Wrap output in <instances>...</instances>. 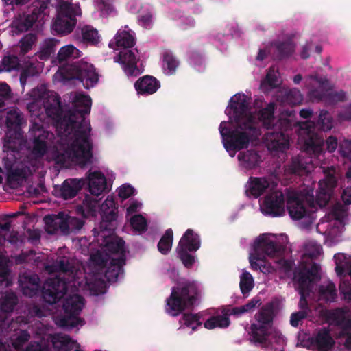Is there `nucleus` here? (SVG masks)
Wrapping results in <instances>:
<instances>
[{
	"instance_id": "58836bf2",
	"label": "nucleus",
	"mask_w": 351,
	"mask_h": 351,
	"mask_svg": "<svg viewBox=\"0 0 351 351\" xmlns=\"http://www.w3.org/2000/svg\"><path fill=\"white\" fill-rule=\"evenodd\" d=\"M18 297L14 292H6L0 300V309L4 313H11L18 303Z\"/></svg>"
},
{
	"instance_id": "f3484780",
	"label": "nucleus",
	"mask_w": 351,
	"mask_h": 351,
	"mask_svg": "<svg viewBox=\"0 0 351 351\" xmlns=\"http://www.w3.org/2000/svg\"><path fill=\"white\" fill-rule=\"evenodd\" d=\"M71 77L80 81L85 88L93 87L98 82L99 75L94 66L86 62H75L70 66Z\"/></svg>"
},
{
	"instance_id": "e2e57ef3",
	"label": "nucleus",
	"mask_w": 351,
	"mask_h": 351,
	"mask_svg": "<svg viewBox=\"0 0 351 351\" xmlns=\"http://www.w3.org/2000/svg\"><path fill=\"white\" fill-rule=\"evenodd\" d=\"M305 311H297L293 313L290 317V324L293 327H298L300 322L308 317Z\"/></svg>"
},
{
	"instance_id": "2eb2a0df",
	"label": "nucleus",
	"mask_w": 351,
	"mask_h": 351,
	"mask_svg": "<svg viewBox=\"0 0 351 351\" xmlns=\"http://www.w3.org/2000/svg\"><path fill=\"white\" fill-rule=\"evenodd\" d=\"M68 287L66 281L60 278L47 280L42 289L43 300L49 304H56L66 293Z\"/></svg>"
},
{
	"instance_id": "9d476101",
	"label": "nucleus",
	"mask_w": 351,
	"mask_h": 351,
	"mask_svg": "<svg viewBox=\"0 0 351 351\" xmlns=\"http://www.w3.org/2000/svg\"><path fill=\"white\" fill-rule=\"evenodd\" d=\"M84 305V299L78 294L66 297L62 305L64 315L57 319V324L66 330L84 325V320L79 317Z\"/></svg>"
},
{
	"instance_id": "7ed1b4c3",
	"label": "nucleus",
	"mask_w": 351,
	"mask_h": 351,
	"mask_svg": "<svg viewBox=\"0 0 351 351\" xmlns=\"http://www.w3.org/2000/svg\"><path fill=\"white\" fill-rule=\"evenodd\" d=\"M101 220L99 226L93 229V235L99 245L105 250L116 254L118 257L125 254V241L114 237L117 226L118 206L112 197L108 196L106 199L99 206Z\"/></svg>"
},
{
	"instance_id": "6e6d98bb",
	"label": "nucleus",
	"mask_w": 351,
	"mask_h": 351,
	"mask_svg": "<svg viewBox=\"0 0 351 351\" xmlns=\"http://www.w3.org/2000/svg\"><path fill=\"white\" fill-rule=\"evenodd\" d=\"M178 256L181 260L182 264L186 268H191L195 263V256L191 254L189 251L184 250H177Z\"/></svg>"
},
{
	"instance_id": "f704fd0d",
	"label": "nucleus",
	"mask_w": 351,
	"mask_h": 351,
	"mask_svg": "<svg viewBox=\"0 0 351 351\" xmlns=\"http://www.w3.org/2000/svg\"><path fill=\"white\" fill-rule=\"evenodd\" d=\"M274 59L281 60L290 56L294 51V45L291 42H276L274 43Z\"/></svg>"
},
{
	"instance_id": "f8f14e48",
	"label": "nucleus",
	"mask_w": 351,
	"mask_h": 351,
	"mask_svg": "<svg viewBox=\"0 0 351 351\" xmlns=\"http://www.w3.org/2000/svg\"><path fill=\"white\" fill-rule=\"evenodd\" d=\"M76 8L73 4L64 2L57 11L52 29L59 36H65L71 33L76 25Z\"/></svg>"
},
{
	"instance_id": "412c9836",
	"label": "nucleus",
	"mask_w": 351,
	"mask_h": 351,
	"mask_svg": "<svg viewBox=\"0 0 351 351\" xmlns=\"http://www.w3.org/2000/svg\"><path fill=\"white\" fill-rule=\"evenodd\" d=\"M84 179L86 180V184L88 185L91 195L98 197L103 192L108 191L106 178L101 172L98 171H88Z\"/></svg>"
},
{
	"instance_id": "ddd939ff",
	"label": "nucleus",
	"mask_w": 351,
	"mask_h": 351,
	"mask_svg": "<svg viewBox=\"0 0 351 351\" xmlns=\"http://www.w3.org/2000/svg\"><path fill=\"white\" fill-rule=\"evenodd\" d=\"M311 77L319 85V87L308 92V97L312 101H324L329 104H335L345 99L346 95L343 91L330 90L329 81L326 77H319L317 75H311Z\"/></svg>"
},
{
	"instance_id": "6ab92c4d",
	"label": "nucleus",
	"mask_w": 351,
	"mask_h": 351,
	"mask_svg": "<svg viewBox=\"0 0 351 351\" xmlns=\"http://www.w3.org/2000/svg\"><path fill=\"white\" fill-rule=\"evenodd\" d=\"M46 231L51 234L60 230L64 234L69 233V216L63 212L57 215H47L43 218Z\"/></svg>"
},
{
	"instance_id": "9b49d317",
	"label": "nucleus",
	"mask_w": 351,
	"mask_h": 351,
	"mask_svg": "<svg viewBox=\"0 0 351 351\" xmlns=\"http://www.w3.org/2000/svg\"><path fill=\"white\" fill-rule=\"evenodd\" d=\"M29 135L31 154L36 159L42 158L48 152L53 134L34 122L30 126Z\"/></svg>"
},
{
	"instance_id": "5701e85b",
	"label": "nucleus",
	"mask_w": 351,
	"mask_h": 351,
	"mask_svg": "<svg viewBox=\"0 0 351 351\" xmlns=\"http://www.w3.org/2000/svg\"><path fill=\"white\" fill-rule=\"evenodd\" d=\"M312 344L319 351H330L335 345V341L328 328L323 327L311 338Z\"/></svg>"
},
{
	"instance_id": "052dcab7",
	"label": "nucleus",
	"mask_w": 351,
	"mask_h": 351,
	"mask_svg": "<svg viewBox=\"0 0 351 351\" xmlns=\"http://www.w3.org/2000/svg\"><path fill=\"white\" fill-rule=\"evenodd\" d=\"M300 295V299L298 303V306L300 308V311H305L306 314H309L311 313V309L308 306V303L307 301V297L310 295L311 292H303L298 291Z\"/></svg>"
},
{
	"instance_id": "bb28decb",
	"label": "nucleus",
	"mask_w": 351,
	"mask_h": 351,
	"mask_svg": "<svg viewBox=\"0 0 351 351\" xmlns=\"http://www.w3.org/2000/svg\"><path fill=\"white\" fill-rule=\"evenodd\" d=\"M201 245L200 237L192 229H187L181 237L177 250H184L195 252Z\"/></svg>"
},
{
	"instance_id": "393cba45",
	"label": "nucleus",
	"mask_w": 351,
	"mask_h": 351,
	"mask_svg": "<svg viewBox=\"0 0 351 351\" xmlns=\"http://www.w3.org/2000/svg\"><path fill=\"white\" fill-rule=\"evenodd\" d=\"M125 255L121 254L118 257L109 258L106 269L105 271V277L109 282H115L117 280L119 276L123 273V267L125 265Z\"/></svg>"
},
{
	"instance_id": "ea45409f",
	"label": "nucleus",
	"mask_w": 351,
	"mask_h": 351,
	"mask_svg": "<svg viewBox=\"0 0 351 351\" xmlns=\"http://www.w3.org/2000/svg\"><path fill=\"white\" fill-rule=\"evenodd\" d=\"M287 171L289 173L296 174L298 176H302L309 171L306 162H304V160L298 156L292 158L291 164L287 169Z\"/></svg>"
},
{
	"instance_id": "8fccbe9b",
	"label": "nucleus",
	"mask_w": 351,
	"mask_h": 351,
	"mask_svg": "<svg viewBox=\"0 0 351 351\" xmlns=\"http://www.w3.org/2000/svg\"><path fill=\"white\" fill-rule=\"evenodd\" d=\"M313 280L305 269L300 271L298 276V291L311 292L310 283Z\"/></svg>"
},
{
	"instance_id": "c9c22d12",
	"label": "nucleus",
	"mask_w": 351,
	"mask_h": 351,
	"mask_svg": "<svg viewBox=\"0 0 351 351\" xmlns=\"http://www.w3.org/2000/svg\"><path fill=\"white\" fill-rule=\"evenodd\" d=\"M42 7L39 9L34 8L32 13L24 15L17 25V29L20 32H26L32 27L33 25L38 21Z\"/></svg>"
},
{
	"instance_id": "f257e3e1",
	"label": "nucleus",
	"mask_w": 351,
	"mask_h": 351,
	"mask_svg": "<svg viewBox=\"0 0 351 351\" xmlns=\"http://www.w3.org/2000/svg\"><path fill=\"white\" fill-rule=\"evenodd\" d=\"M45 112L56 122L60 141L52 152L57 164L75 162L80 167L92 163L93 143L91 127L85 115L90 112V96L78 94L73 101V109L64 111L60 97L51 95L43 101Z\"/></svg>"
},
{
	"instance_id": "338daca9",
	"label": "nucleus",
	"mask_w": 351,
	"mask_h": 351,
	"mask_svg": "<svg viewBox=\"0 0 351 351\" xmlns=\"http://www.w3.org/2000/svg\"><path fill=\"white\" fill-rule=\"evenodd\" d=\"M134 189L132 186L129 184H123L120 187L118 191V195L121 198L126 199L134 194Z\"/></svg>"
},
{
	"instance_id": "a18cd8bd",
	"label": "nucleus",
	"mask_w": 351,
	"mask_h": 351,
	"mask_svg": "<svg viewBox=\"0 0 351 351\" xmlns=\"http://www.w3.org/2000/svg\"><path fill=\"white\" fill-rule=\"evenodd\" d=\"M20 66V62L17 56L14 55L6 56L1 60L0 72H10L14 70H18Z\"/></svg>"
},
{
	"instance_id": "72a5a7b5",
	"label": "nucleus",
	"mask_w": 351,
	"mask_h": 351,
	"mask_svg": "<svg viewBox=\"0 0 351 351\" xmlns=\"http://www.w3.org/2000/svg\"><path fill=\"white\" fill-rule=\"evenodd\" d=\"M162 64L165 73L171 75L176 73L180 62L171 51H167L162 54Z\"/></svg>"
},
{
	"instance_id": "0eeeda50",
	"label": "nucleus",
	"mask_w": 351,
	"mask_h": 351,
	"mask_svg": "<svg viewBox=\"0 0 351 351\" xmlns=\"http://www.w3.org/2000/svg\"><path fill=\"white\" fill-rule=\"evenodd\" d=\"M114 44L123 49L119 53V60L128 76H137L141 73L137 66L138 58L135 52L128 48L135 45V38L129 31L119 29L114 38Z\"/></svg>"
},
{
	"instance_id": "aec40b11",
	"label": "nucleus",
	"mask_w": 351,
	"mask_h": 351,
	"mask_svg": "<svg viewBox=\"0 0 351 351\" xmlns=\"http://www.w3.org/2000/svg\"><path fill=\"white\" fill-rule=\"evenodd\" d=\"M18 282L21 291L24 295L32 298L38 294L40 289V279L37 274L19 275Z\"/></svg>"
},
{
	"instance_id": "6e6552de",
	"label": "nucleus",
	"mask_w": 351,
	"mask_h": 351,
	"mask_svg": "<svg viewBox=\"0 0 351 351\" xmlns=\"http://www.w3.org/2000/svg\"><path fill=\"white\" fill-rule=\"evenodd\" d=\"M284 250L285 247L280 243L263 234L255 241L254 252L250 256L252 269L263 271L265 268V256H279Z\"/></svg>"
},
{
	"instance_id": "603ef678",
	"label": "nucleus",
	"mask_w": 351,
	"mask_h": 351,
	"mask_svg": "<svg viewBox=\"0 0 351 351\" xmlns=\"http://www.w3.org/2000/svg\"><path fill=\"white\" fill-rule=\"evenodd\" d=\"M37 40L35 34L29 33L24 36L20 40L21 53L23 55L29 51Z\"/></svg>"
},
{
	"instance_id": "de8ad7c7",
	"label": "nucleus",
	"mask_w": 351,
	"mask_h": 351,
	"mask_svg": "<svg viewBox=\"0 0 351 351\" xmlns=\"http://www.w3.org/2000/svg\"><path fill=\"white\" fill-rule=\"evenodd\" d=\"M239 287L243 295H248L254 287V279L248 271H243L240 277Z\"/></svg>"
},
{
	"instance_id": "c03bdc74",
	"label": "nucleus",
	"mask_w": 351,
	"mask_h": 351,
	"mask_svg": "<svg viewBox=\"0 0 351 351\" xmlns=\"http://www.w3.org/2000/svg\"><path fill=\"white\" fill-rule=\"evenodd\" d=\"M230 324V319L226 316L217 315L213 316L208 319L204 324L207 329H213L216 327L226 328Z\"/></svg>"
},
{
	"instance_id": "c756f323",
	"label": "nucleus",
	"mask_w": 351,
	"mask_h": 351,
	"mask_svg": "<svg viewBox=\"0 0 351 351\" xmlns=\"http://www.w3.org/2000/svg\"><path fill=\"white\" fill-rule=\"evenodd\" d=\"M331 318L335 325L341 328V331L347 333L351 330V318L348 310L337 308L331 313Z\"/></svg>"
},
{
	"instance_id": "a878e982",
	"label": "nucleus",
	"mask_w": 351,
	"mask_h": 351,
	"mask_svg": "<svg viewBox=\"0 0 351 351\" xmlns=\"http://www.w3.org/2000/svg\"><path fill=\"white\" fill-rule=\"evenodd\" d=\"M160 87V82L156 77L148 75L140 77L134 83V88L137 93L143 95H152Z\"/></svg>"
},
{
	"instance_id": "09e8293b",
	"label": "nucleus",
	"mask_w": 351,
	"mask_h": 351,
	"mask_svg": "<svg viewBox=\"0 0 351 351\" xmlns=\"http://www.w3.org/2000/svg\"><path fill=\"white\" fill-rule=\"evenodd\" d=\"M30 335L26 330H20L12 338V345L16 350H23V346L29 341Z\"/></svg>"
},
{
	"instance_id": "423d86ee",
	"label": "nucleus",
	"mask_w": 351,
	"mask_h": 351,
	"mask_svg": "<svg viewBox=\"0 0 351 351\" xmlns=\"http://www.w3.org/2000/svg\"><path fill=\"white\" fill-rule=\"evenodd\" d=\"M197 295L198 287L195 282L189 280L180 282L172 287L171 295L167 299V312L172 316L178 315L194 305Z\"/></svg>"
},
{
	"instance_id": "69168bd1",
	"label": "nucleus",
	"mask_w": 351,
	"mask_h": 351,
	"mask_svg": "<svg viewBox=\"0 0 351 351\" xmlns=\"http://www.w3.org/2000/svg\"><path fill=\"white\" fill-rule=\"evenodd\" d=\"M25 178V173L22 169H15L9 171L8 180L10 182L19 181Z\"/></svg>"
},
{
	"instance_id": "4468645a",
	"label": "nucleus",
	"mask_w": 351,
	"mask_h": 351,
	"mask_svg": "<svg viewBox=\"0 0 351 351\" xmlns=\"http://www.w3.org/2000/svg\"><path fill=\"white\" fill-rule=\"evenodd\" d=\"M324 173L325 178L319 182L315 201V204H317L319 207H324L328 204L338 181L337 170L333 166L328 167Z\"/></svg>"
},
{
	"instance_id": "0e129e2a",
	"label": "nucleus",
	"mask_w": 351,
	"mask_h": 351,
	"mask_svg": "<svg viewBox=\"0 0 351 351\" xmlns=\"http://www.w3.org/2000/svg\"><path fill=\"white\" fill-rule=\"evenodd\" d=\"M339 152L342 156L351 159V140H344L341 142Z\"/></svg>"
},
{
	"instance_id": "4be33fe9",
	"label": "nucleus",
	"mask_w": 351,
	"mask_h": 351,
	"mask_svg": "<svg viewBox=\"0 0 351 351\" xmlns=\"http://www.w3.org/2000/svg\"><path fill=\"white\" fill-rule=\"evenodd\" d=\"M249 332L250 340L256 345L263 348H267L270 346L269 337L271 335V328L267 326L252 324Z\"/></svg>"
},
{
	"instance_id": "473e14b6",
	"label": "nucleus",
	"mask_w": 351,
	"mask_h": 351,
	"mask_svg": "<svg viewBox=\"0 0 351 351\" xmlns=\"http://www.w3.org/2000/svg\"><path fill=\"white\" fill-rule=\"evenodd\" d=\"M258 325L267 326L271 328L274 317V308L272 304L263 306L255 315Z\"/></svg>"
},
{
	"instance_id": "4c0bfd02",
	"label": "nucleus",
	"mask_w": 351,
	"mask_h": 351,
	"mask_svg": "<svg viewBox=\"0 0 351 351\" xmlns=\"http://www.w3.org/2000/svg\"><path fill=\"white\" fill-rule=\"evenodd\" d=\"M82 41L92 45L99 43V35L97 30L92 26L85 25L80 29Z\"/></svg>"
},
{
	"instance_id": "37998d69",
	"label": "nucleus",
	"mask_w": 351,
	"mask_h": 351,
	"mask_svg": "<svg viewBox=\"0 0 351 351\" xmlns=\"http://www.w3.org/2000/svg\"><path fill=\"white\" fill-rule=\"evenodd\" d=\"M23 119V114L17 109H11L7 112L6 124L8 128H19Z\"/></svg>"
},
{
	"instance_id": "a19ab883",
	"label": "nucleus",
	"mask_w": 351,
	"mask_h": 351,
	"mask_svg": "<svg viewBox=\"0 0 351 351\" xmlns=\"http://www.w3.org/2000/svg\"><path fill=\"white\" fill-rule=\"evenodd\" d=\"M173 239V230L167 229L158 243V250L162 254H167L171 249Z\"/></svg>"
},
{
	"instance_id": "20e7f679",
	"label": "nucleus",
	"mask_w": 351,
	"mask_h": 351,
	"mask_svg": "<svg viewBox=\"0 0 351 351\" xmlns=\"http://www.w3.org/2000/svg\"><path fill=\"white\" fill-rule=\"evenodd\" d=\"M276 105L269 102L265 107L261 108L257 116L262 127L267 130L264 139L269 149L284 152L289 149V137L287 133L292 129L293 122L288 118H279L274 115Z\"/></svg>"
},
{
	"instance_id": "3c124183",
	"label": "nucleus",
	"mask_w": 351,
	"mask_h": 351,
	"mask_svg": "<svg viewBox=\"0 0 351 351\" xmlns=\"http://www.w3.org/2000/svg\"><path fill=\"white\" fill-rule=\"evenodd\" d=\"M303 100V96L297 88H292L285 92L282 101L290 105L300 104Z\"/></svg>"
},
{
	"instance_id": "4d7b16f0",
	"label": "nucleus",
	"mask_w": 351,
	"mask_h": 351,
	"mask_svg": "<svg viewBox=\"0 0 351 351\" xmlns=\"http://www.w3.org/2000/svg\"><path fill=\"white\" fill-rule=\"evenodd\" d=\"M130 223L132 228L138 232H144L147 230V221L141 215L132 217Z\"/></svg>"
},
{
	"instance_id": "dca6fc26",
	"label": "nucleus",
	"mask_w": 351,
	"mask_h": 351,
	"mask_svg": "<svg viewBox=\"0 0 351 351\" xmlns=\"http://www.w3.org/2000/svg\"><path fill=\"white\" fill-rule=\"evenodd\" d=\"M285 196L280 191L267 194L261 205V210L265 216L280 217L285 213Z\"/></svg>"
},
{
	"instance_id": "f03ea898",
	"label": "nucleus",
	"mask_w": 351,
	"mask_h": 351,
	"mask_svg": "<svg viewBox=\"0 0 351 351\" xmlns=\"http://www.w3.org/2000/svg\"><path fill=\"white\" fill-rule=\"evenodd\" d=\"M232 110L230 119L232 126H227V122L222 121L219 128L223 146L228 152L237 151L247 148L250 142L258 138L261 132L256 125L255 117L249 110L247 97L245 94L237 93L229 101ZM234 156V154H230Z\"/></svg>"
},
{
	"instance_id": "a211bd4d",
	"label": "nucleus",
	"mask_w": 351,
	"mask_h": 351,
	"mask_svg": "<svg viewBox=\"0 0 351 351\" xmlns=\"http://www.w3.org/2000/svg\"><path fill=\"white\" fill-rule=\"evenodd\" d=\"M86 180L82 178L66 179L60 186H55L53 194L59 198L69 200L74 198L86 185Z\"/></svg>"
},
{
	"instance_id": "1a4fd4ad",
	"label": "nucleus",
	"mask_w": 351,
	"mask_h": 351,
	"mask_svg": "<svg viewBox=\"0 0 351 351\" xmlns=\"http://www.w3.org/2000/svg\"><path fill=\"white\" fill-rule=\"evenodd\" d=\"M286 208L290 217L293 220H300L309 215V208H315V199L313 191L306 194L298 193L291 189H286Z\"/></svg>"
},
{
	"instance_id": "7c9ffc66",
	"label": "nucleus",
	"mask_w": 351,
	"mask_h": 351,
	"mask_svg": "<svg viewBox=\"0 0 351 351\" xmlns=\"http://www.w3.org/2000/svg\"><path fill=\"white\" fill-rule=\"evenodd\" d=\"M238 160L245 169H252L259 165L261 157L254 150H247L238 154Z\"/></svg>"
},
{
	"instance_id": "864d4df0",
	"label": "nucleus",
	"mask_w": 351,
	"mask_h": 351,
	"mask_svg": "<svg viewBox=\"0 0 351 351\" xmlns=\"http://www.w3.org/2000/svg\"><path fill=\"white\" fill-rule=\"evenodd\" d=\"M97 207L98 202L86 196L83 201V205L81 208L83 209V212L86 211L88 215L94 216L96 214Z\"/></svg>"
},
{
	"instance_id": "e433bc0d",
	"label": "nucleus",
	"mask_w": 351,
	"mask_h": 351,
	"mask_svg": "<svg viewBox=\"0 0 351 351\" xmlns=\"http://www.w3.org/2000/svg\"><path fill=\"white\" fill-rule=\"evenodd\" d=\"M58 40L56 38L45 39L40 45V50L38 52V57L41 60L49 59L52 54H54L56 46Z\"/></svg>"
},
{
	"instance_id": "2f4dec72",
	"label": "nucleus",
	"mask_w": 351,
	"mask_h": 351,
	"mask_svg": "<svg viewBox=\"0 0 351 351\" xmlns=\"http://www.w3.org/2000/svg\"><path fill=\"white\" fill-rule=\"evenodd\" d=\"M82 52L73 45H66L62 47L57 54V60L60 64L73 60L81 57Z\"/></svg>"
},
{
	"instance_id": "c85d7f7f",
	"label": "nucleus",
	"mask_w": 351,
	"mask_h": 351,
	"mask_svg": "<svg viewBox=\"0 0 351 351\" xmlns=\"http://www.w3.org/2000/svg\"><path fill=\"white\" fill-rule=\"evenodd\" d=\"M47 268L49 272L73 274L75 270L74 261L69 256H58L56 261L47 266Z\"/></svg>"
},
{
	"instance_id": "49530a36",
	"label": "nucleus",
	"mask_w": 351,
	"mask_h": 351,
	"mask_svg": "<svg viewBox=\"0 0 351 351\" xmlns=\"http://www.w3.org/2000/svg\"><path fill=\"white\" fill-rule=\"evenodd\" d=\"M320 296L327 302H335L337 297V289L333 282H329L326 285L319 287Z\"/></svg>"
},
{
	"instance_id": "79ce46f5",
	"label": "nucleus",
	"mask_w": 351,
	"mask_h": 351,
	"mask_svg": "<svg viewBox=\"0 0 351 351\" xmlns=\"http://www.w3.org/2000/svg\"><path fill=\"white\" fill-rule=\"evenodd\" d=\"M278 85V80L277 73L274 67H270L265 77L261 83V87L263 91H267L269 89L276 88Z\"/></svg>"
},
{
	"instance_id": "b1692460",
	"label": "nucleus",
	"mask_w": 351,
	"mask_h": 351,
	"mask_svg": "<svg viewBox=\"0 0 351 351\" xmlns=\"http://www.w3.org/2000/svg\"><path fill=\"white\" fill-rule=\"evenodd\" d=\"M51 342L55 351H82L80 344L66 335H51Z\"/></svg>"
},
{
	"instance_id": "39448f33",
	"label": "nucleus",
	"mask_w": 351,
	"mask_h": 351,
	"mask_svg": "<svg viewBox=\"0 0 351 351\" xmlns=\"http://www.w3.org/2000/svg\"><path fill=\"white\" fill-rule=\"evenodd\" d=\"M333 127V119L326 110L319 111L316 121H306L299 123V136L304 142V150L315 156L323 152L324 140L322 132Z\"/></svg>"
},
{
	"instance_id": "13d9d810",
	"label": "nucleus",
	"mask_w": 351,
	"mask_h": 351,
	"mask_svg": "<svg viewBox=\"0 0 351 351\" xmlns=\"http://www.w3.org/2000/svg\"><path fill=\"white\" fill-rule=\"evenodd\" d=\"M38 74L36 66L29 64L23 68L20 74V83L23 86L27 82V80L29 77H34Z\"/></svg>"
},
{
	"instance_id": "774afa93",
	"label": "nucleus",
	"mask_w": 351,
	"mask_h": 351,
	"mask_svg": "<svg viewBox=\"0 0 351 351\" xmlns=\"http://www.w3.org/2000/svg\"><path fill=\"white\" fill-rule=\"evenodd\" d=\"M304 269L313 280H319L320 278L319 271L321 268L319 264L313 263L310 268H305Z\"/></svg>"
},
{
	"instance_id": "5fc2aeb1",
	"label": "nucleus",
	"mask_w": 351,
	"mask_h": 351,
	"mask_svg": "<svg viewBox=\"0 0 351 351\" xmlns=\"http://www.w3.org/2000/svg\"><path fill=\"white\" fill-rule=\"evenodd\" d=\"M199 318L200 317L198 315L191 313H184L182 316L184 324L186 326L191 328L193 330H196L199 326L202 325Z\"/></svg>"
},
{
	"instance_id": "680f3d73",
	"label": "nucleus",
	"mask_w": 351,
	"mask_h": 351,
	"mask_svg": "<svg viewBox=\"0 0 351 351\" xmlns=\"http://www.w3.org/2000/svg\"><path fill=\"white\" fill-rule=\"evenodd\" d=\"M90 259L94 264L102 268L106 267L109 261V259L107 258V254L104 255L99 252L91 255Z\"/></svg>"
},
{
	"instance_id": "cd10ccee",
	"label": "nucleus",
	"mask_w": 351,
	"mask_h": 351,
	"mask_svg": "<svg viewBox=\"0 0 351 351\" xmlns=\"http://www.w3.org/2000/svg\"><path fill=\"white\" fill-rule=\"evenodd\" d=\"M248 188L246 190L247 196H252L258 198L262 195L269 187L270 183L265 177H250L248 180Z\"/></svg>"
},
{
	"instance_id": "bf43d9fd",
	"label": "nucleus",
	"mask_w": 351,
	"mask_h": 351,
	"mask_svg": "<svg viewBox=\"0 0 351 351\" xmlns=\"http://www.w3.org/2000/svg\"><path fill=\"white\" fill-rule=\"evenodd\" d=\"M138 21L140 24L145 27H149L152 25L153 23V13L150 10H147L140 13L138 16Z\"/></svg>"
}]
</instances>
